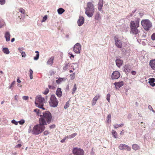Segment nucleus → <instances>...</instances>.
I'll use <instances>...</instances> for the list:
<instances>
[{
  "label": "nucleus",
  "mask_w": 155,
  "mask_h": 155,
  "mask_svg": "<svg viewBox=\"0 0 155 155\" xmlns=\"http://www.w3.org/2000/svg\"><path fill=\"white\" fill-rule=\"evenodd\" d=\"M48 16L47 15H45L43 18L42 20L41 21V22H43L46 21L47 19Z\"/></svg>",
  "instance_id": "58836bf2"
},
{
  "label": "nucleus",
  "mask_w": 155,
  "mask_h": 155,
  "mask_svg": "<svg viewBox=\"0 0 155 155\" xmlns=\"http://www.w3.org/2000/svg\"><path fill=\"white\" fill-rule=\"evenodd\" d=\"M54 59V57H51L48 61L47 62V64L51 65L53 63V61Z\"/></svg>",
  "instance_id": "412c9836"
},
{
  "label": "nucleus",
  "mask_w": 155,
  "mask_h": 155,
  "mask_svg": "<svg viewBox=\"0 0 155 155\" xmlns=\"http://www.w3.org/2000/svg\"><path fill=\"white\" fill-rule=\"evenodd\" d=\"M5 37L7 41H8L10 40V35L9 32L6 31L5 34Z\"/></svg>",
  "instance_id": "a211bd4d"
},
{
  "label": "nucleus",
  "mask_w": 155,
  "mask_h": 155,
  "mask_svg": "<svg viewBox=\"0 0 155 155\" xmlns=\"http://www.w3.org/2000/svg\"><path fill=\"white\" fill-rule=\"evenodd\" d=\"M15 39L14 38H12V39H11V42H13L15 41Z\"/></svg>",
  "instance_id": "338daca9"
},
{
  "label": "nucleus",
  "mask_w": 155,
  "mask_h": 155,
  "mask_svg": "<svg viewBox=\"0 0 155 155\" xmlns=\"http://www.w3.org/2000/svg\"><path fill=\"white\" fill-rule=\"evenodd\" d=\"M25 121L24 120H21L18 121V123L22 125L25 123Z\"/></svg>",
  "instance_id": "09e8293b"
},
{
  "label": "nucleus",
  "mask_w": 155,
  "mask_h": 155,
  "mask_svg": "<svg viewBox=\"0 0 155 155\" xmlns=\"http://www.w3.org/2000/svg\"><path fill=\"white\" fill-rule=\"evenodd\" d=\"M57 11L58 13L61 15L64 12V10L62 8H60L58 9Z\"/></svg>",
  "instance_id": "c85d7f7f"
},
{
  "label": "nucleus",
  "mask_w": 155,
  "mask_h": 155,
  "mask_svg": "<svg viewBox=\"0 0 155 155\" xmlns=\"http://www.w3.org/2000/svg\"><path fill=\"white\" fill-rule=\"evenodd\" d=\"M49 92V90L48 89V88H46L45 90V91L43 92V93L44 94H48V92Z\"/></svg>",
  "instance_id": "a19ab883"
},
{
  "label": "nucleus",
  "mask_w": 155,
  "mask_h": 155,
  "mask_svg": "<svg viewBox=\"0 0 155 155\" xmlns=\"http://www.w3.org/2000/svg\"><path fill=\"white\" fill-rule=\"evenodd\" d=\"M141 24L144 29L146 31H148L152 26L151 22L148 19L143 20L141 21Z\"/></svg>",
  "instance_id": "423d86ee"
},
{
  "label": "nucleus",
  "mask_w": 155,
  "mask_h": 155,
  "mask_svg": "<svg viewBox=\"0 0 155 155\" xmlns=\"http://www.w3.org/2000/svg\"><path fill=\"white\" fill-rule=\"evenodd\" d=\"M96 101H96L93 100V99L92 100V106H94V105H95L96 104Z\"/></svg>",
  "instance_id": "5fc2aeb1"
},
{
  "label": "nucleus",
  "mask_w": 155,
  "mask_h": 155,
  "mask_svg": "<svg viewBox=\"0 0 155 155\" xmlns=\"http://www.w3.org/2000/svg\"><path fill=\"white\" fill-rule=\"evenodd\" d=\"M29 98V97L28 96H23L22 97V98L23 100H27Z\"/></svg>",
  "instance_id": "3c124183"
},
{
  "label": "nucleus",
  "mask_w": 155,
  "mask_h": 155,
  "mask_svg": "<svg viewBox=\"0 0 155 155\" xmlns=\"http://www.w3.org/2000/svg\"><path fill=\"white\" fill-rule=\"evenodd\" d=\"M49 132H48V131L46 130L44 132L43 134L44 135H47L48 134H49Z\"/></svg>",
  "instance_id": "8fccbe9b"
},
{
  "label": "nucleus",
  "mask_w": 155,
  "mask_h": 155,
  "mask_svg": "<svg viewBox=\"0 0 155 155\" xmlns=\"http://www.w3.org/2000/svg\"><path fill=\"white\" fill-rule=\"evenodd\" d=\"M149 64L152 69L155 70V59L150 61Z\"/></svg>",
  "instance_id": "f3484780"
},
{
  "label": "nucleus",
  "mask_w": 155,
  "mask_h": 155,
  "mask_svg": "<svg viewBox=\"0 0 155 155\" xmlns=\"http://www.w3.org/2000/svg\"><path fill=\"white\" fill-rule=\"evenodd\" d=\"M73 153L75 155H84V151L81 149L74 148L73 149Z\"/></svg>",
  "instance_id": "6e6552de"
},
{
  "label": "nucleus",
  "mask_w": 155,
  "mask_h": 155,
  "mask_svg": "<svg viewBox=\"0 0 155 155\" xmlns=\"http://www.w3.org/2000/svg\"><path fill=\"white\" fill-rule=\"evenodd\" d=\"M77 89L76 84H74L73 87V88L72 89V94H74V93L75 92V91Z\"/></svg>",
  "instance_id": "f704fd0d"
},
{
  "label": "nucleus",
  "mask_w": 155,
  "mask_h": 155,
  "mask_svg": "<svg viewBox=\"0 0 155 155\" xmlns=\"http://www.w3.org/2000/svg\"><path fill=\"white\" fill-rule=\"evenodd\" d=\"M119 148L120 150H122L124 149H126L127 151H130L131 150V148L125 144H121L120 145Z\"/></svg>",
  "instance_id": "9b49d317"
},
{
  "label": "nucleus",
  "mask_w": 155,
  "mask_h": 155,
  "mask_svg": "<svg viewBox=\"0 0 155 155\" xmlns=\"http://www.w3.org/2000/svg\"><path fill=\"white\" fill-rule=\"evenodd\" d=\"M115 62L117 66L119 68L121 66L123 63V60L120 59H116Z\"/></svg>",
  "instance_id": "2eb2a0df"
},
{
  "label": "nucleus",
  "mask_w": 155,
  "mask_h": 155,
  "mask_svg": "<svg viewBox=\"0 0 155 155\" xmlns=\"http://www.w3.org/2000/svg\"><path fill=\"white\" fill-rule=\"evenodd\" d=\"M115 43L116 46L119 48H121L122 46V42L117 38H115Z\"/></svg>",
  "instance_id": "f8f14e48"
},
{
  "label": "nucleus",
  "mask_w": 155,
  "mask_h": 155,
  "mask_svg": "<svg viewBox=\"0 0 155 155\" xmlns=\"http://www.w3.org/2000/svg\"><path fill=\"white\" fill-rule=\"evenodd\" d=\"M55 127V125L53 124L51 125L49 127L50 128V129H52V128H54Z\"/></svg>",
  "instance_id": "4d7b16f0"
},
{
  "label": "nucleus",
  "mask_w": 155,
  "mask_h": 155,
  "mask_svg": "<svg viewBox=\"0 0 155 155\" xmlns=\"http://www.w3.org/2000/svg\"><path fill=\"white\" fill-rule=\"evenodd\" d=\"M84 22V17L80 16L77 21V23L79 26H81L83 24Z\"/></svg>",
  "instance_id": "ddd939ff"
},
{
  "label": "nucleus",
  "mask_w": 155,
  "mask_h": 155,
  "mask_svg": "<svg viewBox=\"0 0 155 155\" xmlns=\"http://www.w3.org/2000/svg\"><path fill=\"white\" fill-rule=\"evenodd\" d=\"M45 124L46 123L45 122H44L41 119L39 120V124L34 127L31 131L32 134L37 135L41 133L45 129Z\"/></svg>",
  "instance_id": "f257e3e1"
},
{
  "label": "nucleus",
  "mask_w": 155,
  "mask_h": 155,
  "mask_svg": "<svg viewBox=\"0 0 155 155\" xmlns=\"http://www.w3.org/2000/svg\"><path fill=\"white\" fill-rule=\"evenodd\" d=\"M112 134L113 135V137L115 138H117V134L115 130H113L112 132Z\"/></svg>",
  "instance_id": "2f4dec72"
},
{
  "label": "nucleus",
  "mask_w": 155,
  "mask_h": 155,
  "mask_svg": "<svg viewBox=\"0 0 155 155\" xmlns=\"http://www.w3.org/2000/svg\"><path fill=\"white\" fill-rule=\"evenodd\" d=\"M81 49V45L79 43H76L73 48V50L76 53L78 54L80 53Z\"/></svg>",
  "instance_id": "1a4fd4ad"
},
{
  "label": "nucleus",
  "mask_w": 155,
  "mask_h": 155,
  "mask_svg": "<svg viewBox=\"0 0 155 155\" xmlns=\"http://www.w3.org/2000/svg\"><path fill=\"white\" fill-rule=\"evenodd\" d=\"M77 135V134L76 133H74V134H72L69 135V136H68L67 137V138H72L74 137Z\"/></svg>",
  "instance_id": "72a5a7b5"
},
{
  "label": "nucleus",
  "mask_w": 155,
  "mask_h": 155,
  "mask_svg": "<svg viewBox=\"0 0 155 155\" xmlns=\"http://www.w3.org/2000/svg\"><path fill=\"white\" fill-rule=\"evenodd\" d=\"M94 5L91 2L87 3L85 8V13L89 17H91L94 12Z\"/></svg>",
  "instance_id": "7ed1b4c3"
},
{
  "label": "nucleus",
  "mask_w": 155,
  "mask_h": 155,
  "mask_svg": "<svg viewBox=\"0 0 155 155\" xmlns=\"http://www.w3.org/2000/svg\"><path fill=\"white\" fill-rule=\"evenodd\" d=\"M124 125L123 124H114L113 125L114 127V128L117 129L120 127H121L123 126Z\"/></svg>",
  "instance_id": "473e14b6"
},
{
  "label": "nucleus",
  "mask_w": 155,
  "mask_h": 155,
  "mask_svg": "<svg viewBox=\"0 0 155 155\" xmlns=\"http://www.w3.org/2000/svg\"><path fill=\"white\" fill-rule=\"evenodd\" d=\"M50 74L52 75L53 74H54L55 73L53 71H51L50 72Z\"/></svg>",
  "instance_id": "680f3d73"
},
{
  "label": "nucleus",
  "mask_w": 155,
  "mask_h": 155,
  "mask_svg": "<svg viewBox=\"0 0 155 155\" xmlns=\"http://www.w3.org/2000/svg\"><path fill=\"white\" fill-rule=\"evenodd\" d=\"M56 94L59 97H60L62 95V92L61 91V89L60 88H58L57 89L56 91Z\"/></svg>",
  "instance_id": "6ab92c4d"
},
{
  "label": "nucleus",
  "mask_w": 155,
  "mask_h": 155,
  "mask_svg": "<svg viewBox=\"0 0 155 155\" xmlns=\"http://www.w3.org/2000/svg\"><path fill=\"white\" fill-rule=\"evenodd\" d=\"M67 137H66L64 138L63 139L61 140V143L64 142L65 141V140H66V139Z\"/></svg>",
  "instance_id": "13d9d810"
},
{
  "label": "nucleus",
  "mask_w": 155,
  "mask_h": 155,
  "mask_svg": "<svg viewBox=\"0 0 155 155\" xmlns=\"http://www.w3.org/2000/svg\"><path fill=\"white\" fill-rule=\"evenodd\" d=\"M95 19L98 21H99L101 19L100 14L99 12H97L96 13L95 16Z\"/></svg>",
  "instance_id": "393cba45"
},
{
  "label": "nucleus",
  "mask_w": 155,
  "mask_h": 155,
  "mask_svg": "<svg viewBox=\"0 0 155 155\" xmlns=\"http://www.w3.org/2000/svg\"><path fill=\"white\" fill-rule=\"evenodd\" d=\"M48 87L50 89H53L54 88V87L50 85H48Z\"/></svg>",
  "instance_id": "69168bd1"
},
{
  "label": "nucleus",
  "mask_w": 155,
  "mask_h": 155,
  "mask_svg": "<svg viewBox=\"0 0 155 155\" xmlns=\"http://www.w3.org/2000/svg\"><path fill=\"white\" fill-rule=\"evenodd\" d=\"M11 122L12 124H14L15 125H16L18 124V122L16 121L15 120H12Z\"/></svg>",
  "instance_id": "de8ad7c7"
},
{
  "label": "nucleus",
  "mask_w": 155,
  "mask_h": 155,
  "mask_svg": "<svg viewBox=\"0 0 155 155\" xmlns=\"http://www.w3.org/2000/svg\"><path fill=\"white\" fill-rule=\"evenodd\" d=\"M110 94H108L107 95L106 99L108 102H110Z\"/></svg>",
  "instance_id": "ea45409f"
},
{
  "label": "nucleus",
  "mask_w": 155,
  "mask_h": 155,
  "mask_svg": "<svg viewBox=\"0 0 155 155\" xmlns=\"http://www.w3.org/2000/svg\"><path fill=\"white\" fill-rule=\"evenodd\" d=\"M35 52L37 53L35 56L34 58V59L35 60H37L38 59L39 56V52L38 51H36Z\"/></svg>",
  "instance_id": "cd10ccee"
},
{
  "label": "nucleus",
  "mask_w": 155,
  "mask_h": 155,
  "mask_svg": "<svg viewBox=\"0 0 155 155\" xmlns=\"http://www.w3.org/2000/svg\"><path fill=\"white\" fill-rule=\"evenodd\" d=\"M103 5V0H99L98 3V10L101 11Z\"/></svg>",
  "instance_id": "dca6fc26"
},
{
  "label": "nucleus",
  "mask_w": 155,
  "mask_h": 155,
  "mask_svg": "<svg viewBox=\"0 0 155 155\" xmlns=\"http://www.w3.org/2000/svg\"><path fill=\"white\" fill-rule=\"evenodd\" d=\"M114 85H115L116 89H118L124 85V82L122 81L119 82H115L114 83Z\"/></svg>",
  "instance_id": "4468645a"
},
{
  "label": "nucleus",
  "mask_w": 155,
  "mask_h": 155,
  "mask_svg": "<svg viewBox=\"0 0 155 155\" xmlns=\"http://www.w3.org/2000/svg\"><path fill=\"white\" fill-rule=\"evenodd\" d=\"M34 111L37 113V114L39 116L41 117L42 116V114H41V113H40V110L38 109H36L34 110Z\"/></svg>",
  "instance_id": "c756f323"
},
{
  "label": "nucleus",
  "mask_w": 155,
  "mask_h": 155,
  "mask_svg": "<svg viewBox=\"0 0 155 155\" xmlns=\"http://www.w3.org/2000/svg\"><path fill=\"white\" fill-rule=\"evenodd\" d=\"M149 81L150 85L153 87L155 86V79L154 78H150L149 79Z\"/></svg>",
  "instance_id": "aec40b11"
},
{
  "label": "nucleus",
  "mask_w": 155,
  "mask_h": 155,
  "mask_svg": "<svg viewBox=\"0 0 155 155\" xmlns=\"http://www.w3.org/2000/svg\"><path fill=\"white\" fill-rule=\"evenodd\" d=\"M132 148L134 150H137L140 149V146L136 144H133Z\"/></svg>",
  "instance_id": "4be33fe9"
},
{
  "label": "nucleus",
  "mask_w": 155,
  "mask_h": 155,
  "mask_svg": "<svg viewBox=\"0 0 155 155\" xmlns=\"http://www.w3.org/2000/svg\"><path fill=\"white\" fill-rule=\"evenodd\" d=\"M101 97V95L99 94H97L93 98V100H94L96 101H97L98 99H99Z\"/></svg>",
  "instance_id": "7c9ffc66"
},
{
  "label": "nucleus",
  "mask_w": 155,
  "mask_h": 155,
  "mask_svg": "<svg viewBox=\"0 0 155 155\" xmlns=\"http://www.w3.org/2000/svg\"><path fill=\"white\" fill-rule=\"evenodd\" d=\"M18 50L21 53V54L22 53V52H23L22 51V48H18Z\"/></svg>",
  "instance_id": "bf43d9fd"
},
{
  "label": "nucleus",
  "mask_w": 155,
  "mask_h": 155,
  "mask_svg": "<svg viewBox=\"0 0 155 155\" xmlns=\"http://www.w3.org/2000/svg\"><path fill=\"white\" fill-rule=\"evenodd\" d=\"M124 71L126 72H129L130 71V67L127 65H125L124 67Z\"/></svg>",
  "instance_id": "5701e85b"
},
{
  "label": "nucleus",
  "mask_w": 155,
  "mask_h": 155,
  "mask_svg": "<svg viewBox=\"0 0 155 155\" xmlns=\"http://www.w3.org/2000/svg\"><path fill=\"white\" fill-rule=\"evenodd\" d=\"M17 82H18V83H20L21 82V81L19 80V79L18 78L17 80Z\"/></svg>",
  "instance_id": "774afa93"
},
{
  "label": "nucleus",
  "mask_w": 155,
  "mask_h": 155,
  "mask_svg": "<svg viewBox=\"0 0 155 155\" xmlns=\"http://www.w3.org/2000/svg\"><path fill=\"white\" fill-rule=\"evenodd\" d=\"M42 116L39 118V120L41 119L44 122L46 123L45 125H47V123L49 124L51 122L52 119V116L51 113L48 111H45L42 113Z\"/></svg>",
  "instance_id": "20e7f679"
},
{
  "label": "nucleus",
  "mask_w": 155,
  "mask_h": 155,
  "mask_svg": "<svg viewBox=\"0 0 155 155\" xmlns=\"http://www.w3.org/2000/svg\"><path fill=\"white\" fill-rule=\"evenodd\" d=\"M19 10L20 12H21V13L24 14L25 13V11L23 8H20L19 9Z\"/></svg>",
  "instance_id": "a18cd8bd"
},
{
  "label": "nucleus",
  "mask_w": 155,
  "mask_h": 155,
  "mask_svg": "<svg viewBox=\"0 0 155 155\" xmlns=\"http://www.w3.org/2000/svg\"><path fill=\"white\" fill-rule=\"evenodd\" d=\"M139 19H137L135 21H132L130 22V33L136 35V36L139 35L138 33L140 32L137 28L139 26Z\"/></svg>",
  "instance_id": "f03ea898"
},
{
  "label": "nucleus",
  "mask_w": 155,
  "mask_h": 155,
  "mask_svg": "<svg viewBox=\"0 0 155 155\" xmlns=\"http://www.w3.org/2000/svg\"><path fill=\"white\" fill-rule=\"evenodd\" d=\"M21 55H22V57H23L25 58L26 56L25 53L24 51H23V52H22V53H21Z\"/></svg>",
  "instance_id": "864d4df0"
},
{
  "label": "nucleus",
  "mask_w": 155,
  "mask_h": 155,
  "mask_svg": "<svg viewBox=\"0 0 155 155\" xmlns=\"http://www.w3.org/2000/svg\"><path fill=\"white\" fill-rule=\"evenodd\" d=\"M68 54H70L71 55V56H70V58H71V57H72L73 58H74V56L72 54H71L70 53H69Z\"/></svg>",
  "instance_id": "0e129e2a"
},
{
  "label": "nucleus",
  "mask_w": 155,
  "mask_h": 155,
  "mask_svg": "<svg viewBox=\"0 0 155 155\" xmlns=\"http://www.w3.org/2000/svg\"><path fill=\"white\" fill-rule=\"evenodd\" d=\"M5 24L4 21L2 20H0V28L3 26Z\"/></svg>",
  "instance_id": "4c0bfd02"
},
{
  "label": "nucleus",
  "mask_w": 155,
  "mask_h": 155,
  "mask_svg": "<svg viewBox=\"0 0 155 155\" xmlns=\"http://www.w3.org/2000/svg\"><path fill=\"white\" fill-rule=\"evenodd\" d=\"M71 77V79L72 80H73L75 77V73H74L70 75Z\"/></svg>",
  "instance_id": "37998d69"
},
{
  "label": "nucleus",
  "mask_w": 155,
  "mask_h": 155,
  "mask_svg": "<svg viewBox=\"0 0 155 155\" xmlns=\"http://www.w3.org/2000/svg\"><path fill=\"white\" fill-rule=\"evenodd\" d=\"M69 104L68 103V101L67 102L65 105L64 106V108L65 109H66L69 107Z\"/></svg>",
  "instance_id": "79ce46f5"
},
{
  "label": "nucleus",
  "mask_w": 155,
  "mask_h": 155,
  "mask_svg": "<svg viewBox=\"0 0 155 155\" xmlns=\"http://www.w3.org/2000/svg\"><path fill=\"white\" fill-rule=\"evenodd\" d=\"M111 115L110 114H109L107 116V123H108L110 122L111 121Z\"/></svg>",
  "instance_id": "e433bc0d"
},
{
  "label": "nucleus",
  "mask_w": 155,
  "mask_h": 155,
  "mask_svg": "<svg viewBox=\"0 0 155 155\" xmlns=\"http://www.w3.org/2000/svg\"><path fill=\"white\" fill-rule=\"evenodd\" d=\"M68 64H65L64 66V67H63V70H64V71H66V70H67L68 69Z\"/></svg>",
  "instance_id": "c03bdc74"
},
{
  "label": "nucleus",
  "mask_w": 155,
  "mask_h": 155,
  "mask_svg": "<svg viewBox=\"0 0 155 155\" xmlns=\"http://www.w3.org/2000/svg\"><path fill=\"white\" fill-rule=\"evenodd\" d=\"M129 50L130 49L129 48L127 47H125L121 49L122 51L124 53H125L126 52H129Z\"/></svg>",
  "instance_id": "a878e982"
},
{
  "label": "nucleus",
  "mask_w": 155,
  "mask_h": 155,
  "mask_svg": "<svg viewBox=\"0 0 155 155\" xmlns=\"http://www.w3.org/2000/svg\"><path fill=\"white\" fill-rule=\"evenodd\" d=\"M66 79V78H59L58 80H56V81L57 84H59L61 82L65 81Z\"/></svg>",
  "instance_id": "b1692460"
},
{
  "label": "nucleus",
  "mask_w": 155,
  "mask_h": 155,
  "mask_svg": "<svg viewBox=\"0 0 155 155\" xmlns=\"http://www.w3.org/2000/svg\"><path fill=\"white\" fill-rule=\"evenodd\" d=\"M3 52L6 54H9L10 52L8 48H3L2 49Z\"/></svg>",
  "instance_id": "bb28decb"
},
{
  "label": "nucleus",
  "mask_w": 155,
  "mask_h": 155,
  "mask_svg": "<svg viewBox=\"0 0 155 155\" xmlns=\"http://www.w3.org/2000/svg\"><path fill=\"white\" fill-rule=\"evenodd\" d=\"M33 73V71L31 69H30L29 70V77H30V78L31 79H32L33 78V76H32Z\"/></svg>",
  "instance_id": "c9c22d12"
},
{
  "label": "nucleus",
  "mask_w": 155,
  "mask_h": 155,
  "mask_svg": "<svg viewBox=\"0 0 155 155\" xmlns=\"http://www.w3.org/2000/svg\"><path fill=\"white\" fill-rule=\"evenodd\" d=\"M21 144H18V145H17L15 147L16 148H19V147H20L21 146Z\"/></svg>",
  "instance_id": "052dcab7"
},
{
  "label": "nucleus",
  "mask_w": 155,
  "mask_h": 155,
  "mask_svg": "<svg viewBox=\"0 0 155 155\" xmlns=\"http://www.w3.org/2000/svg\"><path fill=\"white\" fill-rule=\"evenodd\" d=\"M148 108L149 109L151 110L153 113H154L155 112L154 110L153 109L152 107L150 105H149L148 106Z\"/></svg>",
  "instance_id": "49530a36"
},
{
  "label": "nucleus",
  "mask_w": 155,
  "mask_h": 155,
  "mask_svg": "<svg viewBox=\"0 0 155 155\" xmlns=\"http://www.w3.org/2000/svg\"><path fill=\"white\" fill-rule=\"evenodd\" d=\"M131 74L133 75H135L136 74V72L135 71H132L131 72Z\"/></svg>",
  "instance_id": "e2e57ef3"
},
{
  "label": "nucleus",
  "mask_w": 155,
  "mask_h": 155,
  "mask_svg": "<svg viewBox=\"0 0 155 155\" xmlns=\"http://www.w3.org/2000/svg\"><path fill=\"white\" fill-rule=\"evenodd\" d=\"M45 101V100L44 97L40 95H38L36 98L35 104L37 107L44 110L45 108L43 107V105Z\"/></svg>",
  "instance_id": "39448f33"
},
{
  "label": "nucleus",
  "mask_w": 155,
  "mask_h": 155,
  "mask_svg": "<svg viewBox=\"0 0 155 155\" xmlns=\"http://www.w3.org/2000/svg\"><path fill=\"white\" fill-rule=\"evenodd\" d=\"M120 74L117 71H115L112 73L111 78L112 79H118L120 77Z\"/></svg>",
  "instance_id": "9d476101"
},
{
  "label": "nucleus",
  "mask_w": 155,
  "mask_h": 155,
  "mask_svg": "<svg viewBox=\"0 0 155 155\" xmlns=\"http://www.w3.org/2000/svg\"><path fill=\"white\" fill-rule=\"evenodd\" d=\"M5 0H0V4L1 5H3L5 3Z\"/></svg>",
  "instance_id": "603ef678"
},
{
  "label": "nucleus",
  "mask_w": 155,
  "mask_h": 155,
  "mask_svg": "<svg viewBox=\"0 0 155 155\" xmlns=\"http://www.w3.org/2000/svg\"><path fill=\"white\" fill-rule=\"evenodd\" d=\"M15 83V81H14L11 84L10 86L9 87V88H11L12 87V86L14 85V84Z\"/></svg>",
  "instance_id": "6e6d98bb"
},
{
  "label": "nucleus",
  "mask_w": 155,
  "mask_h": 155,
  "mask_svg": "<svg viewBox=\"0 0 155 155\" xmlns=\"http://www.w3.org/2000/svg\"><path fill=\"white\" fill-rule=\"evenodd\" d=\"M58 103V101L55 96L54 95H51L49 102L50 106L54 107H56L57 106Z\"/></svg>",
  "instance_id": "0eeeda50"
}]
</instances>
